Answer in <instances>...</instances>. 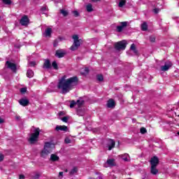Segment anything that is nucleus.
<instances>
[{
    "label": "nucleus",
    "instance_id": "1",
    "mask_svg": "<svg viewBox=\"0 0 179 179\" xmlns=\"http://www.w3.org/2000/svg\"><path fill=\"white\" fill-rule=\"evenodd\" d=\"M78 82H79V80L76 76L66 79V76H64L59 80L57 87L59 90H62L63 94H66V93H69L75 86L78 85Z\"/></svg>",
    "mask_w": 179,
    "mask_h": 179
},
{
    "label": "nucleus",
    "instance_id": "2",
    "mask_svg": "<svg viewBox=\"0 0 179 179\" xmlns=\"http://www.w3.org/2000/svg\"><path fill=\"white\" fill-rule=\"evenodd\" d=\"M54 145L51 143H45L43 150L41 152V157L45 159L48 155L52 153Z\"/></svg>",
    "mask_w": 179,
    "mask_h": 179
},
{
    "label": "nucleus",
    "instance_id": "3",
    "mask_svg": "<svg viewBox=\"0 0 179 179\" xmlns=\"http://www.w3.org/2000/svg\"><path fill=\"white\" fill-rule=\"evenodd\" d=\"M40 128H36L34 133L31 134V136L29 138V142L31 144L36 143L38 141V136H40Z\"/></svg>",
    "mask_w": 179,
    "mask_h": 179
},
{
    "label": "nucleus",
    "instance_id": "4",
    "mask_svg": "<svg viewBox=\"0 0 179 179\" xmlns=\"http://www.w3.org/2000/svg\"><path fill=\"white\" fill-rule=\"evenodd\" d=\"M73 43L70 48L71 51H76L80 47V40L79 39V36L78 35L73 36Z\"/></svg>",
    "mask_w": 179,
    "mask_h": 179
},
{
    "label": "nucleus",
    "instance_id": "5",
    "mask_svg": "<svg viewBox=\"0 0 179 179\" xmlns=\"http://www.w3.org/2000/svg\"><path fill=\"white\" fill-rule=\"evenodd\" d=\"M115 50H125L127 48V41L123 40L122 41L117 42L115 44Z\"/></svg>",
    "mask_w": 179,
    "mask_h": 179
},
{
    "label": "nucleus",
    "instance_id": "6",
    "mask_svg": "<svg viewBox=\"0 0 179 179\" xmlns=\"http://www.w3.org/2000/svg\"><path fill=\"white\" fill-rule=\"evenodd\" d=\"M20 23L21 24V26H27L29 24V23H30V20H29V17H27V15H24L20 21Z\"/></svg>",
    "mask_w": 179,
    "mask_h": 179
},
{
    "label": "nucleus",
    "instance_id": "7",
    "mask_svg": "<svg viewBox=\"0 0 179 179\" xmlns=\"http://www.w3.org/2000/svg\"><path fill=\"white\" fill-rule=\"evenodd\" d=\"M171 66H173V63H171V62H166L164 66H161V71H162L163 72H166L169 69H170Z\"/></svg>",
    "mask_w": 179,
    "mask_h": 179
},
{
    "label": "nucleus",
    "instance_id": "8",
    "mask_svg": "<svg viewBox=\"0 0 179 179\" xmlns=\"http://www.w3.org/2000/svg\"><path fill=\"white\" fill-rule=\"evenodd\" d=\"M55 131H56L57 132H59V131H62L63 132H68L69 129L68 127L65 125H57Z\"/></svg>",
    "mask_w": 179,
    "mask_h": 179
},
{
    "label": "nucleus",
    "instance_id": "9",
    "mask_svg": "<svg viewBox=\"0 0 179 179\" xmlns=\"http://www.w3.org/2000/svg\"><path fill=\"white\" fill-rule=\"evenodd\" d=\"M127 26H128V22H120V25L116 27L117 31H118V33H121V31L124 30V27H127Z\"/></svg>",
    "mask_w": 179,
    "mask_h": 179
},
{
    "label": "nucleus",
    "instance_id": "10",
    "mask_svg": "<svg viewBox=\"0 0 179 179\" xmlns=\"http://www.w3.org/2000/svg\"><path fill=\"white\" fill-rule=\"evenodd\" d=\"M66 55V52L62 49L57 50L55 53V56L57 58H64Z\"/></svg>",
    "mask_w": 179,
    "mask_h": 179
},
{
    "label": "nucleus",
    "instance_id": "11",
    "mask_svg": "<svg viewBox=\"0 0 179 179\" xmlns=\"http://www.w3.org/2000/svg\"><path fill=\"white\" fill-rule=\"evenodd\" d=\"M6 68L11 69L13 72H16V64H15L14 63L7 61L6 62Z\"/></svg>",
    "mask_w": 179,
    "mask_h": 179
},
{
    "label": "nucleus",
    "instance_id": "12",
    "mask_svg": "<svg viewBox=\"0 0 179 179\" xmlns=\"http://www.w3.org/2000/svg\"><path fill=\"white\" fill-rule=\"evenodd\" d=\"M107 148L108 150H112L114 149V148H115V141H114L113 139L108 140Z\"/></svg>",
    "mask_w": 179,
    "mask_h": 179
},
{
    "label": "nucleus",
    "instance_id": "13",
    "mask_svg": "<svg viewBox=\"0 0 179 179\" xmlns=\"http://www.w3.org/2000/svg\"><path fill=\"white\" fill-rule=\"evenodd\" d=\"M151 166L157 167V164H159V158L157 157H153L150 159Z\"/></svg>",
    "mask_w": 179,
    "mask_h": 179
},
{
    "label": "nucleus",
    "instance_id": "14",
    "mask_svg": "<svg viewBox=\"0 0 179 179\" xmlns=\"http://www.w3.org/2000/svg\"><path fill=\"white\" fill-rule=\"evenodd\" d=\"M19 103L21 106H23L24 107H26V106H29V100H27V99H20Z\"/></svg>",
    "mask_w": 179,
    "mask_h": 179
},
{
    "label": "nucleus",
    "instance_id": "15",
    "mask_svg": "<svg viewBox=\"0 0 179 179\" xmlns=\"http://www.w3.org/2000/svg\"><path fill=\"white\" fill-rule=\"evenodd\" d=\"M115 106V102L113 99H109L107 102V107L108 108H113Z\"/></svg>",
    "mask_w": 179,
    "mask_h": 179
},
{
    "label": "nucleus",
    "instance_id": "16",
    "mask_svg": "<svg viewBox=\"0 0 179 179\" xmlns=\"http://www.w3.org/2000/svg\"><path fill=\"white\" fill-rule=\"evenodd\" d=\"M106 164H108V166L113 167V166H115V159H108L106 161Z\"/></svg>",
    "mask_w": 179,
    "mask_h": 179
},
{
    "label": "nucleus",
    "instance_id": "17",
    "mask_svg": "<svg viewBox=\"0 0 179 179\" xmlns=\"http://www.w3.org/2000/svg\"><path fill=\"white\" fill-rule=\"evenodd\" d=\"M51 33H52V29L47 28L45 30V33H44L45 37H51Z\"/></svg>",
    "mask_w": 179,
    "mask_h": 179
},
{
    "label": "nucleus",
    "instance_id": "18",
    "mask_svg": "<svg viewBox=\"0 0 179 179\" xmlns=\"http://www.w3.org/2000/svg\"><path fill=\"white\" fill-rule=\"evenodd\" d=\"M119 157H121V159H122V160H124V162H129L130 160L129 155H128L127 153L119 155Z\"/></svg>",
    "mask_w": 179,
    "mask_h": 179
},
{
    "label": "nucleus",
    "instance_id": "19",
    "mask_svg": "<svg viewBox=\"0 0 179 179\" xmlns=\"http://www.w3.org/2000/svg\"><path fill=\"white\" fill-rule=\"evenodd\" d=\"M43 68L45 69H51V62H50V60L47 59L45 61L43 64Z\"/></svg>",
    "mask_w": 179,
    "mask_h": 179
},
{
    "label": "nucleus",
    "instance_id": "20",
    "mask_svg": "<svg viewBox=\"0 0 179 179\" xmlns=\"http://www.w3.org/2000/svg\"><path fill=\"white\" fill-rule=\"evenodd\" d=\"M157 166H151L150 168V173L151 174H153V176H156L157 173H159V170H157Z\"/></svg>",
    "mask_w": 179,
    "mask_h": 179
},
{
    "label": "nucleus",
    "instance_id": "21",
    "mask_svg": "<svg viewBox=\"0 0 179 179\" xmlns=\"http://www.w3.org/2000/svg\"><path fill=\"white\" fill-rule=\"evenodd\" d=\"M50 160L52 162H58V160H59V157H58L57 155L52 154L50 155Z\"/></svg>",
    "mask_w": 179,
    "mask_h": 179
},
{
    "label": "nucleus",
    "instance_id": "22",
    "mask_svg": "<svg viewBox=\"0 0 179 179\" xmlns=\"http://www.w3.org/2000/svg\"><path fill=\"white\" fill-rule=\"evenodd\" d=\"M76 104L79 109V108H80V107H82V106H83V104H85V101L83 100L82 99H80L77 100Z\"/></svg>",
    "mask_w": 179,
    "mask_h": 179
},
{
    "label": "nucleus",
    "instance_id": "23",
    "mask_svg": "<svg viewBox=\"0 0 179 179\" xmlns=\"http://www.w3.org/2000/svg\"><path fill=\"white\" fill-rule=\"evenodd\" d=\"M130 50H131V51H133V52H134L136 55H138V50H136V46L135 45L134 43L131 44Z\"/></svg>",
    "mask_w": 179,
    "mask_h": 179
},
{
    "label": "nucleus",
    "instance_id": "24",
    "mask_svg": "<svg viewBox=\"0 0 179 179\" xmlns=\"http://www.w3.org/2000/svg\"><path fill=\"white\" fill-rule=\"evenodd\" d=\"M27 78H33L34 76V72L30 69H29L27 72Z\"/></svg>",
    "mask_w": 179,
    "mask_h": 179
},
{
    "label": "nucleus",
    "instance_id": "25",
    "mask_svg": "<svg viewBox=\"0 0 179 179\" xmlns=\"http://www.w3.org/2000/svg\"><path fill=\"white\" fill-rule=\"evenodd\" d=\"M87 11L93 12V6L91 3H89L86 6Z\"/></svg>",
    "mask_w": 179,
    "mask_h": 179
},
{
    "label": "nucleus",
    "instance_id": "26",
    "mask_svg": "<svg viewBox=\"0 0 179 179\" xmlns=\"http://www.w3.org/2000/svg\"><path fill=\"white\" fill-rule=\"evenodd\" d=\"M77 114L80 117H83V115H85V110H80V109H77Z\"/></svg>",
    "mask_w": 179,
    "mask_h": 179
},
{
    "label": "nucleus",
    "instance_id": "27",
    "mask_svg": "<svg viewBox=\"0 0 179 179\" xmlns=\"http://www.w3.org/2000/svg\"><path fill=\"white\" fill-rule=\"evenodd\" d=\"M78 173V168L73 167L70 171V176H73V174H76Z\"/></svg>",
    "mask_w": 179,
    "mask_h": 179
},
{
    "label": "nucleus",
    "instance_id": "28",
    "mask_svg": "<svg viewBox=\"0 0 179 179\" xmlns=\"http://www.w3.org/2000/svg\"><path fill=\"white\" fill-rule=\"evenodd\" d=\"M141 29L143 31H146V30H148V24H146V22H143L141 24Z\"/></svg>",
    "mask_w": 179,
    "mask_h": 179
},
{
    "label": "nucleus",
    "instance_id": "29",
    "mask_svg": "<svg viewBox=\"0 0 179 179\" xmlns=\"http://www.w3.org/2000/svg\"><path fill=\"white\" fill-rule=\"evenodd\" d=\"M127 3V0H121L119 2L118 6L119 8H122Z\"/></svg>",
    "mask_w": 179,
    "mask_h": 179
},
{
    "label": "nucleus",
    "instance_id": "30",
    "mask_svg": "<svg viewBox=\"0 0 179 179\" xmlns=\"http://www.w3.org/2000/svg\"><path fill=\"white\" fill-rule=\"evenodd\" d=\"M96 79L99 80V82H103L104 80V78L103 77V75L99 74L96 76Z\"/></svg>",
    "mask_w": 179,
    "mask_h": 179
},
{
    "label": "nucleus",
    "instance_id": "31",
    "mask_svg": "<svg viewBox=\"0 0 179 179\" xmlns=\"http://www.w3.org/2000/svg\"><path fill=\"white\" fill-rule=\"evenodd\" d=\"M75 106H77L76 101L72 100L70 101V108H73Z\"/></svg>",
    "mask_w": 179,
    "mask_h": 179
},
{
    "label": "nucleus",
    "instance_id": "32",
    "mask_svg": "<svg viewBox=\"0 0 179 179\" xmlns=\"http://www.w3.org/2000/svg\"><path fill=\"white\" fill-rule=\"evenodd\" d=\"M90 179H103L101 175L96 173L94 178H90Z\"/></svg>",
    "mask_w": 179,
    "mask_h": 179
},
{
    "label": "nucleus",
    "instance_id": "33",
    "mask_svg": "<svg viewBox=\"0 0 179 179\" xmlns=\"http://www.w3.org/2000/svg\"><path fill=\"white\" fill-rule=\"evenodd\" d=\"M60 13H62V15H63V16H68V11L62 9L60 10Z\"/></svg>",
    "mask_w": 179,
    "mask_h": 179
},
{
    "label": "nucleus",
    "instance_id": "34",
    "mask_svg": "<svg viewBox=\"0 0 179 179\" xmlns=\"http://www.w3.org/2000/svg\"><path fill=\"white\" fill-rule=\"evenodd\" d=\"M140 132H141V134H146V132H148V130H146V128H145V127H141L140 129Z\"/></svg>",
    "mask_w": 179,
    "mask_h": 179
},
{
    "label": "nucleus",
    "instance_id": "35",
    "mask_svg": "<svg viewBox=\"0 0 179 179\" xmlns=\"http://www.w3.org/2000/svg\"><path fill=\"white\" fill-rule=\"evenodd\" d=\"M2 2L5 3V5H10L12 1L10 0H2Z\"/></svg>",
    "mask_w": 179,
    "mask_h": 179
},
{
    "label": "nucleus",
    "instance_id": "36",
    "mask_svg": "<svg viewBox=\"0 0 179 179\" xmlns=\"http://www.w3.org/2000/svg\"><path fill=\"white\" fill-rule=\"evenodd\" d=\"M52 66L54 68V69H58V64H57V62H53Z\"/></svg>",
    "mask_w": 179,
    "mask_h": 179
},
{
    "label": "nucleus",
    "instance_id": "37",
    "mask_svg": "<svg viewBox=\"0 0 179 179\" xmlns=\"http://www.w3.org/2000/svg\"><path fill=\"white\" fill-rule=\"evenodd\" d=\"M84 71H85V72L83 73V75H87V73H89V68L88 67H85Z\"/></svg>",
    "mask_w": 179,
    "mask_h": 179
},
{
    "label": "nucleus",
    "instance_id": "38",
    "mask_svg": "<svg viewBox=\"0 0 179 179\" xmlns=\"http://www.w3.org/2000/svg\"><path fill=\"white\" fill-rule=\"evenodd\" d=\"M150 41H151V43H155V41H156V38L155 36H150Z\"/></svg>",
    "mask_w": 179,
    "mask_h": 179
},
{
    "label": "nucleus",
    "instance_id": "39",
    "mask_svg": "<svg viewBox=\"0 0 179 179\" xmlns=\"http://www.w3.org/2000/svg\"><path fill=\"white\" fill-rule=\"evenodd\" d=\"M58 43H59V41L58 39L55 40L53 43V46L57 47L58 45Z\"/></svg>",
    "mask_w": 179,
    "mask_h": 179
},
{
    "label": "nucleus",
    "instance_id": "40",
    "mask_svg": "<svg viewBox=\"0 0 179 179\" xmlns=\"http://www.w3.org/2000/svg\"><path fill=\"white\" fill-rule=\"evenodd\" d=\"M46 10H47V7H42L41 9V13H45Z\"/></svg>",
    "mask_w": 179,
    "mask_h": 179
},
{
    "label": "nucleus",
    "instance_id": "41",
    "mask_svg": "<svg viewBox=\"0 0 179 179\" xmlns=\"http://www.w3.org/2000/svg\"><path fill=\"white\" fill-rule=\"evenodd\" d=\"M68 120H69V118L68 117H64L62 119V121H63V122H68Z\"/></svg>",
    "mask_w": 179,
    "mask_h": 179
},
{
    "label": "nucleus",
    "instance_id": "42",
    "mask_svg": "<svg viewBox=\"0 0 179 179\" xmlns=\"http://www.w3.org/2000/svg\"><path fill=\"white\" fill-rule=\"evenodd\" d=\"M65 143H71V139L69 137H66L64 140Z\"/></svg>",
    "mask_w": 179,
    "mask_h": 179
},
{
    "label": "nucleus",
    "instance_id": "43",
    "mask_svg": "<svg viewBox=\"0 0 179 179\" xmlns=\"http://www.w3.org/2000/svg\"><path fill=\"white\" fill-rule=\"evenodd\" d=\"M26 92H27V88L23 87V88L20 89V92L21 93H26Z\"/></svg>",
    "mask_w": 179,
    "mask_h": 179
},
{
    "label": "nucleus",
    "instance_id": "44",
    "mask_svg": "<svg viewBox=\"0 0 179 179\" xmlns=\"http://www.w3.org/2000/svg\"><path fill=\"white\" fill-rule=\"evenodd\" d=\"M73 14L74 15V16H76V17H78V16H79V13L77 10L73 11Z\"/></svg>",
    "mask_w": 179,
    "mask_h": 179
},
{
    "label": "nucleus",
    "instance_id": "45",
    "mask_svg": "<svg viewBox=\"0 0 179 179\" xmlns=\"http://www.w3.org/2000/svg\"><path fill=\"white\" fill-rule=\"evenodd\" d=\"M34 179L40 178V173H36L35 176L33 177Z\"/></svg>",
    "mask_w": 179,
    "mask_h": 179
},
{
    "label": "nucleus",
    "instance_id": "46",
    "mask_svg": "<svg viewBox=\"0 0 179 179\" xmlns=\"http://www.w3.org/2000/svg\"><path fill=\"white\" fill-rule=\"evenodd\" d=\"M160 10V9H159V8H154L153 9V12H154V13H159V11Z\"/></svg>",
    "mask_w": 179,
    "mask_h": 179
},
{
    "label": "nucleus",
    "instance_id": "47",
    "mask_svg": "<svg viewBox=\"0 0 179 179\" xmlns=\"http://www.w3.org/2000/svg\"><path fill=\"white\" fill-rule=\"evenodd\" d=\"M29 65H30V66H35L36 62H29Z\"/></svg>",
    "mask_w": 179,
    "mask_h": 179
},
{
    "label": "nucleus",
    "instance_id": "48",
    "mask_svg": "<svg viewBox=\"0 0 179 179\" xmlns=\"http://www.w3.org/2000/svg\"><path fill=\"white\" fill-rule=\"evenodd\" d=\"M3 159H5V157L2 154H0V162H2Z\"/></svg>",
    "mask_w": 179,
    "mask_h": 179
},
{
    "label": "nucleus",
    "instance_id": "49",
    "mask_svg": "<svg viewBox=\"0 0 179 179\" xmlns=\"http://www.w3.org/2000/svg\"><path fill=\"white\" fill-rule=\"evenodd\" d=\"M63 176H64V172L59 173V178H62Z\"/></svg>",
    "mask_w": 179,
    "mask_h": 179
},
{
    "label": "nucleus",
    "instance_id": "50",
    "mask_svg": "<svg viewBox=\"0 0 179 179\" xmlns=\"http://www.w3.org/2000/svg\"><path fill=\"white\" fill-rule=\"evenodd\" d=\"M57 40H58L59 41H62L65 40V38L59 37Z\"/></svg>",
    "mask_w": 179,
    "mask_h": 179
},
{
    "label": "nucleus",
    "instance_id": "51",
    "mask_svg": "<svg viewBox=\"0 0 179 179\" xmlns=\"http://www.w3.org/2000/svg\"><path fill=\"white\" fill-rule=\"evenodd\" d=\"M5 122V120L0 117V124H3Z\"/></svg>",
    "mask_w": 179,
    "mask_h": 179
},
{
    "label": "nucleus",
    "instance_id": "52",
    "mask_svg": "<svg viewBox=\"0 0 179 179\" xmlns=\"http://www.w3.org/2000/svg\"><path fill=\"white\" fill-rule=\"evenodd\" d=\"M20 179H24V175H20Z\"/></svg>",
    "mask_w": 179,
    "mask_h": 179
},
{
    "label": "nucleus",
    "instance_id": "53",
    "mask_svg": "<svg viewBox=\"0 0 179 179\" xmlns=\"http://www.w3.org/2000/svg\"><path fill=\"white\" fill-rule=\"evenodd\" d=\"M59 116L64 115V112H59Z\"/></svg>",
    "mask_w": 179,
    "mask_h": 179
},
{
    "label": "nucleus",
    "instance_id": "54",
    "mask_svg": "<svg viewBox=\"0 0 179 179\" xmlns=\"http://www.w3.org/2000/svg\"><path fill=\"white\" fill-rule=\"evenodd\" d=\"M92 2H100V0H92Z\"/></svg>",
    "mask_w": 179,
    "mask_h": 179
},
{
    "label": "nucleus",
    "instance_id": "55",
    "mask_svg": "<svg viewBox=\"0 0 179 179\" xmlns=\"http://www.w3.org/2000/svg\"><path fill=\"white\" fill-rule=\"evenodd\" d=\"M16 119L17 120H20V116H16Z\"/></svg>",
    "mask_w": 179,
    "mask_h": 179
},
{
    "label": "nucleus",
    "instance_id": "56",
    "mask_svg": "<svg viewBox=\"0 0 179 179\" xmlns=\"http://www.w3.org/2000/svg\"><path fill=\"white\" fill-rule=\"evenodd\" d=\"M66 173H68V169L66 170Z\"/></svg>",
    "mask_w": 179,
    "mask_h": 179
},
{
    "label": "nucleus",
    "instance_id": "57",
    "mask_svg": "<svg viewBox=\"0 0 179 179\" xmlns=\"http://www.w3.org/2000/svg\"><path fill=\"white\" fill-rule=\"evenodd\" d=\"M178 135L179 136V131L178 132Z\"/></svg>",
    "mask_w": 179,
    "mask_h": 179
}]
</instances>
